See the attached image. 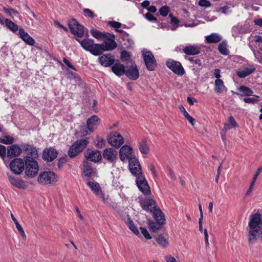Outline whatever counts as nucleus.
<instances>
[{
    "label": "nucleus",
    "mask_w": 262,
    "mask_h": 262,
    "mask_svg": "<svg viewBox=\"0 0 262 262\" xmlns=\"http://www.w3.org/2000/svg\"><path fill=\"white\" fill-rule=\"evenodd\" d=\"M125 75L133 80H135L139 78V72L135 63H133L130 66L126 67Z\"/></svg>",
    "instance_id": "17"
},
{
    "label": "nucleus",
    "mask_w": 262,
    "mask_h": 262,
    "mask_svg": "<svg viewBox=\"0 0 262 262\" xmlns=\"http://www.w3.org/2000/svg\"><path fill=\"white\" fill-rule=\"evenodd\" d=\"M112 72L117 76L120 77L125 75L126 69L124 66L120 63H115L111 68Z\"/></svg>",
    "instance_id": "28"
},
{
    "label": "nucleus",
    "mask_w": 262,
    "mask_h": 262,
    "mask_svg": "<svg viewBox=\"0 0 262 262\" xmlns=\"http://www.w3.org/2000/svg\"><path fill=\"white\" fill-rule=\"evenodd\" d=\"M156 240L159 245L164 247L168 245V241L166 239L164 238L162 235H158L156 238Z\"/></svg>",
    "instance_id": "42"
},
{
    "label": "nucleus",
    "mask_w": 262,
    "mask_h": 262,
    "mask_svg": "<svg viewBox=\"0 0 262 262\" xmlns=\"http://www.w3.org/2000/svg\"><path fill=\"white\" fill-rule=\"evenodd\" d=\"M68 26L71 33L75 35L81 37L84 34V27L80 25L76 19H72L68 22Z\"/></svg>",
    "instance_id": "7"
},
{
    "label": "nucleus",
    "mask_w": 262,
    "mask_h": 262,
    "mask_svg": "<svg viewBox=\"0 0 262 262\" xmlns=\"http://www.w3.org/2000/svg\"><path fill=\"white\" fill-rule=\"evenodd\" d=\"M237 91H238V92L233 93L240 97L253 96V91L246 86L242 85L239 86L237 88Z\"/></svg>",
    "instance_id": "29"
},
{
    "label": "nucleus",
    "mask_w": 262,
    "mask_h": 262,
    "mask_svg": "<svg viewBox=\"0 0 262 262\" xmlns=\"http://www.w3.org/2000/svg\"><path fill=\"white\" fill-rule=\"evenodd\" d=\"M248 241L253 244L262 238V212L257 211L252 213L248 223Z\"/></svg>",
    "instance_id": "1"
},
{
    "label": "nucleus",
    "mask_w": 262,
    "mask_h": 262,
    "mask_svg": "<svg viewBox=\"0 0 262 262\" xmlns=\"http://www.w3.org/2000/svg\"><path fill=\"white\" fill-rule=\"evenodd\" d=\"M201 48L195 45H188L185 46L183 49V52L187 55H195L201 52Z\"/></svg>",
    "instance_id": "26"
},
{
    "label": "nucleus",
    "mask_w": 262,
    "mask_h": 262,
    "mask_svg": "<svg viewBox=\"0 0 262 262\" xmlns=\"http://www.w3.org/2000/svg\"><path fill=\"white\" fill-rule=\"evenodd\" d=\"M139 203L142 209L147 212H152L154 209L157 208L156 202L152 199H141L139 201Z\"/></svg>",
    "instance_id": "14"
},
{
    "label": "nucleus",
    "mask_w": 262,
    "mask_h": 262,
    "mask_svg": "<svg viewBox=\"0 0 262 262\" xmlns=\"http://www.w3.org/2000/svg\"><path fill=\"white\" fill-rule=\"evenodd\" d=\"M91 33L94 37L98 39H102L106 37L105 34L96 29H93L91 30Z\"/></svg>",
    "instance_id": "39"
},
{
    "label": "nucleus",
    "mask_w": 262,
    "mask_h": 262,
    "mask_svg": "<svg viewBox=\"0 0 262 262\" xmlns=\"http://www.w3.org/2000/svg\"><path fill=\"white\" fill-rule=\"evenodd\" d=\"M76 40L80 44L82 48L86 51L90 52L95 56L99 55V51H100L101 46L99 43H94L93 39L88 38L82 40L76 39Z\"/></svg>",
    "instance_id": "2"
},
{
    "label": "nucleus",
    "mask_w": 262,
    "mask_h": 262,
    "mask_svg": "<svg viewBox=\"0 0 262 262\" xmlns=\"http://www.w3.org/2000/svg\"><path fill=\"white\" fill-rule=\"evenodd\" d=\"M57 176L52 171H44L38 177L39 182L46 184H51L57 181Z\"/></svg>",
    "instance_id": "9"
},
{
    "label": "nucleus",
    "mask_w": 262,
    "mask_h": 262,
    "mask_svg": "<svg viewBox=\"0 0 262 262\" xmlns=\"http://www.w3.org/2000/svg\"><path fill=\"white\" fill-rule=\"evenodd\" d=\"M113 39H106L104 40V41L101 43L99 44L101 47L100 51L99 52V55L102 54L103 51H110L114 49L117 47V43L116 41L114 40V36L113 35Z\"/></svg>",
    "instance_id": "19"
},
{
    "label": "nucleus",
    "mask_w": 262,
    "mask_h": 262,
    "mask_svg": "<svg viewBox=\"0 0 262 262\" xmlns=\"http://www.w3.org/2000/svg\"><path fill=\"white\" fill-rule=\"evenodd\" d=\"M85 157L88 160L97 162L101 160L102 156L100 151L96 150H93L88 149L85 154Z\"/></svg>",
    "instance_id": "23"
},
{
    "label": "nucleus",
    "mask_w": 262,
    "mask_h": 262,
    "mask_svg": "<svg viewBox=\"0 0 262 262\" xmlns=\"http://www.w3.org/2000/svg\"><path fill=\"white\" fill-rule=\"evenodd\" d=\"M150 5V2L148 1H145L142 3H141V6L142 8H145L147 9V8H149Z\"/></svg>",
    "instance_id": "62"
},
{
    "label": "nucleus",
    "mask_w": 262,
    "mask_h": 262,
    "mask_svg": "<svg viewBox=\"0 0 262 262\" xmlns=\"http://www.w3.org/2000/svg\"><path fill=\"white\" fill-rule=\"evenodd\" d=\"M136 184L139 190L144 194L150 193L149 186L143 174H140L136 177Z\"/></svg>",
    "instance_id": "11"
},
{
    "label": "nucleus",
    "mask_w": 262,
    "mask_h": 262,
    "mask_svg": "<svg viewBox=\"0 0 262 262\" xmlns=\"http://www.w3.org/2000/svg\"><path fill=\"white\" fill-rule=\"evenodd\" d=\"M108 24L112 27L114 28L115 29V30L118 32H120V33H121L123 32V31L122 30H119L118 29V28H119L121 26V24L119 22H118V21H109L108 22Z\"/></svg>",
    "instance_id": "43"
},
{
    "label": "nucleus",
    "mask_w": 262,
    "mask_h": 262,
    "mask_svg": "<svg viewBox=\"0 0 262 262\" xmlns=\"http://www.w3.org/2000/svg\"><path fill=\"white\" fill-rule=\"evenodd\" d=\"M180 111L183 114V116L187 119V120L192 125H194L195 122V119L192 117L186 111L183 105H180L179 107Z\"/></svg>",
    "instance_id": "36"
},
{
    "label": "nucleus",
    "mask_w": 262,
    "mask_h": 262,
    "mask_svg": "<svg viewBox=\"0 0 262 262\" xmlns=\"http://www.w3.org/2000/svg\"><path fill=\"white\" fill-rule=\"evenodd\" d=\"M192 64L197 65L199 67L202 66V62L200 59L193 57H186Z\"/></svg>",
    "instance_id": "50"
},
{
    "label": "nucleus",
    "mask_w": 262,
    "mask_h": 262,
    "mask_svg": "<svg viewBox=\"0 0 262 262\" xmlns=\"http://www.w3.org/2000/svg\"><path fill=\"white\" fill-rule=\"evenodd\" d=\"M14 142V138L10 136H5L4 138H0V143L5 144H11Z\"/></svg>",
    "instance_id": "41"
},
{
    "label": "nucleus",
    "mask_w": 262,
    "mask_h": 262,
    "mask_svg": "<svg viewBox=\"0 0 262 262\" xmlns=\"http://www.w3.org/2000/svg\"><path fill=\"white\" fill-rule=\"evenodd\" d=\"M227 42L226 40L221 42L218 46L219 52L223 55H227L229 54V51L227 48Z\"/></svg>",
    "instance_id": "37"
},
{
    "label": "nucleus",
    "mask_w": 262,
    "mask_h": 262,
    "mask_svg": "<svg viewBox=\"0 0 262 262\" xmlns=\"http://www.w3.org/2000/svg\"><path fill=\"white\" fill-rule=\"evenodd\" d=\"M81 133L83 136H86L92 133L93 131H90V130L88 128V126H83L81 127L80 130Z\"/></svg>",
    "instance_id": "53"
},
{
    "label": "nucleus",
    "mask_w": 262,
    "mask_h": 262,
    "mask_svg": "<svg viewBox=\"0 0 262 262\" xmlns=\"http://www.w3.org/2000/svg\"><path fill=\"white\" fill-rule=\"evenodd\" d=\"M63 62L70 68L74 70V71H77V70L72 66L71 62L69 61L68 59L66 58H64L63 59Z\"/></svg>",
    "instance_id": "58"
},
{
    "label": "nucleus",
    "mask_w": 262,
    "mask_h": 262,
    "mask_svg": "<svg viewBox=\"0 0 262 262\" xmlns=\"http://www.w3.org/2000/svg\"><path fill=\"white\" fill-rule=\"evenodd\" d=\"M6 26L12 32H16L18 30V26L9 19H5Z\"/></svg>",
    "instance_id": "38"
},
{
    "label": "nucleus",
    "mask_w": 262,
    "mask_h": 262,
    "mask_svg": "<svg viewBox=\"0 0 262 262\" xmlns=\"http://www.w3.org/2000/svg\"><path fill=\"white\" fill-rule=\"evenodd\" d=\"M130 58L129 54L126 51H123L121 52L120 59L122 61L128 60Z\"/></svg>",
    "instance_id": "54"
},
{
    "label": "nucleus",
    "mask_w": 262,
    "mask_h": 262,
    "mask_svg": "<svg viewBox=\"0 0 262 262\" xmlns=\"http://www.w3.org/2000/svg\"><path fill=\"white\" fill-rule=\"evenodd\" d=\"M19 33L21 39L27 44L33 46L35 43L34 39L29 34L25 32L24 29H20Z\"/></svg>",
    "instance_id": "30"
},
{
    "label": "nucleus",
    "mask_w": 262,
    "mask_h": 262,
    "mask_svg": "<svg viewBox=\"0 0 262 262\" xmlns=\"http://www.w3.org/2000/svg\"><path fill=\"white\" fill-rule=\"evenodd\" d=\"M169 12V8L166 6L162 7L159 10V13L163 16H166Z\"/></svg>",
    "instance_id": "48"
},
{
    "label": "nucleus",
    "mask_w": 262,
    "mask_h": 262,
    "mask_svg": "<svg viewBox=\"0 0 262 262\" xmlns=\"http://www.w3.org/2000/svg\"><path fill=\"white\" fill-rule=\"evenodd\" d=\"M8 177L10 183L18 188L24 189L28 186L27 183L22 179L9 174H8Z\"/></svg>",
    "instance_id": "20"
},
{
    "label": "nucleus",
    "mask_w": 262,
    "mask_h": 262,
    "mask_svg": "<svg viewBox=\"0 0 262 262\" xmlns=\"http://www.w3.org/2000/svg\"><path fill=\"white\" fill-rule=\"evenodd\" d=\"M166 65L170 70L178 75L182 76L185 73L184 69L179 61L170 59L167 60Z\"/></svg>",
    "instance_id": "8"
},
{
    "label": "nucleus",
    "mask_w": 262,
    "mask_h": 262,
    "mask_svg": "<svg viewBox=\"0 0 262 262\" xmlns=\"http://www.w3.org/2000/svg\"><path fill=\"white\" fill-rule=\"evenodd\" d=\"M141 232L142 234L144 235L145 238L150 239L151 238V236H150V234L149 233L147 230L143 227H141Z\"/></svg>",
    "instance_id": "55"
},
{
    "label": "nucleus",
    "mask_w": 262,
    "mask_h": 262,
    "mask_svg": "<svg viewBox=\"0 0 262 262\" xmlns=\"http://www.w3.org/2000/svg\"><path fill=\"white\" fill-rule=\"evenodd\" d=\"M214 91L217 93H222L227 92V89L221 79H216L214 82Z\"/></svg>",
    "instance_id": "33"
},
{
    "label": "nucleus",
    "mask_w": 262,
    "mask_h": 262,
    "mask_svg": "<svg viewBox=\"0 0 262 262\" xmlns=\"http://www.w3.org/2000/svg\"><path fill=\"white\" fill-rule=\"evenodd\" d=\"M129 168L131 173L136 177L140 174H143L140 163L135 158H129Z\"/></svg>",
    "instance_id": "12"
},
{
    "label": "nucleus",
    "mask_w": 262,
    "mask_h": 262,
    "mask_svg": "<svg viewBox=\"0 0 262 262\" xmlns=\"http://www.w3.org/2000/svg\"><path fill=\"white\" fill-rule=\"evenodd\" d=\"M24 160L26 166V175L30 178L36 176L39 170V166L36 161L29 156H25Z\"/></svg>",
    "instance_id": "3"
},
{
    "label": "nucleus",
    "mask_w": 262,
    "mask_h": 262,
    "mask_svg": "<svg viewBox=\"0 0 262 262\" xmlns=\"http://www.w3.org/2000/svg\"><path fill=\"white\" fill-rule=\"evenodd\" d=\"M228 123H226L224 126V130L226 132L228 130L231 129L237 126V123L232 116H230L228 119Z\"/></svg>",
    "instance_id": "35"
},
{
    "label": "nucleus",
    "mask_w": 262,
    "mask_h": 262,
    "mask_svg": "<svg viewBox=\"0 0 262 262\" xmlns=\"http://www.w3.org/2000/svg\"><path fill=\"white\" fill-rule=\"evenodd\" d=\"M198 4L202 7L208 8L211 6L210 2L208 0H200Z\"/></svg>",
    "instance_id": "52"
},
{
    "label": "nucleus",
    "mask_w": 262,
    "mask_h": 262,
    "mask_svg": "<svg viewBox=\"0 0 262 262\" xmlns=\"http://www.w3.org/2000/svg\"><path fill=\"white\" fill-rule=\"evenodd\" d=\"M261 171H262V166H260L257 169L256 172L254 174V177L253 178V180H254V181H256L258 176L259 175V174L260 173Z\"/></svg>",
    "instance_id": "59"
},
{
    "label": "nucleus",
    "mask_w": 262,
    "mask_h": 262,
    "mask_svg": "<svg viewBox=\"0 0 262 262\" xmlns=\"http://www.w3.org/2000/svg\"><path fill=\"white\" fill-rule=\"evenodd\" d=\"M4 11L5 13H6L7 15H8L9 16L13 18V16H12V13H14L15 14H17L18 13V12L12 8H6V7H4L3 8Z\"/></svg>",
    "instance_id": "47"
},
{
    "label": "nucleus",
    "mask_w": 262,
    "mask_h": 262,
    "mask_svg": "<svg viewBox=\"0 0 262 262\" xmlns=\"http://www.w3.org/2000/svg\"><path fill=\"white\" fill-rule=\"evenodd\" d=\"M158 211H160L161 213H160H160H158V214L157 215L158 217H157V219H159V220H161V219L162 220V219H163V220H164V224L165 222V217H164V213L162 212V211L159 208H157L156 209H154V211L152 212V213H153V216L155 218V215Z\"/></svg>",
    "instance_id": "49"
},
{
    "label": "nucleus",
    "mask_w": 262,
    "mask_h": 262,
    "mask_svg": "<svg viewBox=\"0 0 262 262\" xmlns=\"http://www.w3.org/2000/svg\"><path fill=\"white\" fill-rule=\"evenodd\" d=\"M129 228L137 235L140 234V232L137 228L135 226L133 221H129L128 222Z\"/></svg>",
    "instance_id": "45"
},
{
    "label": "nucleus",
    "mask_w": 262,
    "mask_h": 262,
    "mask_svg": "<svg viewBox=\"0 0 262 262\" xmlns=\"http://www.w3.org/2000/svg\"><path fill=\"white\" fill-rule=\"evenodd\" d=\"M144 17L146 19L150 21H156L157 20V18L149 12L146 13L144 15Z\"/></svg>",
    "instance_id": "56"
},
{
    "label": "nucleus",
    "mask_w": 262,
    "mask_h": 262,
    "mask_svg": "<svg viewBox=\"0 0 262 262\" xmlns=\"http://www.w3.org/2000/svg\"><path fill=\"white\" fill-rule=\"evenodd\" d=\"M254 23L256 25L262 27V18L255 19Z\"/></svg>",
    "instance_id": "64"
},
{
    "label": "nucleus",
    "mask_w": 262,
    "mask_h": 262,
    "mask_svg": "<svg viewBox=\"0 0 262 262\" xmlns=\"http://www.w3.org/2000/svg\"><path fill=\"white\" fill-rule=\"evenodd\" d=\"M252 97H246L243 99L244 102L250 104H255L260 101L259 96L255 95L252 96Z\"/></svg>",
    "instance_id": "40"
},
{
    "label": "nucleus",
    "mask_w": 262,
    "mask_h": 262,
    "mask_svg": "<svg viewBox=\"0 0 262 262\" xmlns=\"http://www.w3.org/2000/svg\"><path fill=\"white\" fill-rule=\"evenodd\" d=\"M107 141L112 146L115 147H119L124 142L123 137L116 132L111 134Z\"/></svg>",
    "instance_id": "13"
},
{
    "label": "nucleus",
    "mask_w": 262,
    "mask_h": 262,
    "mask_svg": "<svg viewBox=\"0 0 262 262\" xmlns=\"http://www.w3.org/2000/svg\"><path fill=\"white\" fill-rule=\"evenodd\" d=\"M133 148L127 145H123L120 149L119 156L120 159L122 162H124L127 160H129V158H135L132 156Z\"/></svg>",
    "instance_id": "15"
},
{
    "label": "nucleus",
    "mask_w": 262,
    "mask_h": 262,
    "mask_svg": "<svg viewBox=\"0 0 262 262\" xmlns=\"http://www.w3.org/2000/svg\"><path fill=\"white\" fill-rule=\"evenodd\" d=\"M222 39V36L215 33H211L205 37V41L207 43H216L221 41Z\"/></svg>",
    "instance_id": "32"
},
{
    "label": "nucleus",
    "mask_w": 262,
    "mask_h": 262,
    "mask_svg": "<svg viewBox=\"0 0 262 262\" xmlns=\"http://www.w3.org/2000/svg\"><path fill=\"white\" fill-rule=\"evenodd\" d=\"M142 54L147 69L150 71H154L157 67V62L154 55L145 49L142 51Z\"/></svg>",
    "instance_id": "5"
},
{
    "label": "nucleus",
    "mask_w": 262,
    "mask_h": 262,
    "mask_svg": "<svg viewBox=\"0 0 262 262\" xmlns=\"http://www.w3.org/2000/svg\"><path fill=\"white\" fill-rule=\"evenodd\" d=\"M221 70L218 69H215L214 70V76L216 78V79H220L221 77Z\"/></svg>",
    "instance_id": "60"
},
{
    "label": "nucleus",
    "mask_w": 262,
    "mask_h": 262,
    "mask_svg": "<svg viewBox=\"0 0 262 262\" xmlns=\"http://www.w3.org/2000/svg\"><path fill=\"white\" fill-rule=\"evenodd\" d=\"M84 176L86 177H90L91 176H94L96 173V170L95 168H89L86 169H83V171Z\"/></svg>",
    "instance_id": "46"
},
{
    "label": "nucleus",
    "mask_w": 262,
    "mask_h": 262,
    "mask_svg": "<svg viewBox=\"0 0 262 262\" xmlns=\"http://www.w3.org/2000/svg\"><path fill=\"white\" fill-rule=\"evenodd\" d=\"M88 140L82 139L75 142L70 147L68 150V155L71 158H74L82 152L88 144Z\"/></svg>",
    "instance_id": "4"
},
{
    "label": "nucleus",
    "mask_w": 262,
    "mask_h": 262,
    "mask_svg": "<svg viewBox=\"0 0 262 262\" xmlns=\"http://www.w3.org/2000/svg\"><path fill=\"white\" fill-rule=\"evenodd\" d=\"M54 24L57 27H58L62 29L66 32H68V29L66 27H65L64 26H63L62 25H61L58 21L55 20L54 21Z\"/></svg>",
    "instance_id": "61"
},
{
    "label": "nucleus",
    "mask_w": 262,
    "mask_h": 262,
    "mask_svg": "<svg viewBox=\"0 0 262 262\" xmlns=\"http://www.w3.org/2000/svg\"><path fill=\"white\" fill-rule=\"evenodd\" d=\"M58 155L57 151L53 148H46L42 154L43 159L48 162L52 161L55 159Z\"/></svg>",
    "instance_id": "25"
},
{
    "label": "nucleus",
    "mask_w": 262,
    "mask_h": 262,
    "mask_svg": "<svg viewBox=\"0 0 262 262\" xmlns=\"http://www.w3.org/2000/svg\"><path fill=\"white\" fill-rule=\"evenodd\" d=\"M21 148L17 144H13L7 148V156L10 159L19 156L21 153Z\"/></svg>",
    "instance_id": "21"
},
{
    "label": "nucleus",
    "mask_w": 262,
    "mask_h": 262,
    "mask_svg": "<svg viewBox=\"0 0 262 262\" xmlns=\"http://www.w3.org/2000/svg\"><path fill=\"white\" fill-rule=\"evenodd\" d=\"M86 184L95 195L102 199L103 203H105L107 202L108 196L104 195L98 183L88 181Z\"/></svg>",
    "instance_id": "10"
},
{
    "label": "nucleus",
    "mask_w": 262,
    "mask_h": 262,
    "mask_svg": "<svg viewBox=\"0 0 262 262\" xmlns=\"http://www.w3.org/2000/svg\"><path fill=\"white\" fill-rule=\"evenodd\" d=\"M164 259L166 262H177L176 259L170 255H167L164 256Z\"/></svg>",
    "instance_id": "57"
},
{
    "label": "nucleus",
    "mask_w": 262,
    "mask_h": 262,
    "mask_svg": "<svg viewBox=\"0 0 262 262\" xmlns=\"http://www.w3.org/2000/svg\"><path fill=\"white\" fill-rule=\"evenodd\" d=\"M169 16L171 17V23L174 25H178L179 23V20L178 19L175 17H173L171 15H170Z\"/></svg>",
    "instance_id": "63"
},
{
    "label": "nucleus",
    "mask_w": 262,
    "mask_h": 262,
    "mask_svg": "<svg viewBox=\"0 0 262 262\" xmlns=\"http://www.w3.org/2000/svg\"><path fill=\"white\" fill-rule=\"evenodd\" d=\"M117 150L112 148L105 149L103 153L104 159L110 163H115L117 159Z\"/></svg>",
    "instance_id": "18"
},
{
    "label": "nucleus",
    "mask_w": 262,
    "mask_h": 262,
    "mask_svg": "<svg viewBox=\"0 0 262 262\" xmlns=\"http://www.w3.org/2000/svg\"><path fill=\"white\" fill-rule=\"evenodd\" d=\"M7 155V148L3 145L0 144V157L5 161Z\"/></svg>",
    "instance_id": "51"
},
{
    "label": "nucleus",
    "mask_w": 262,
    "mask_h": 262,
    "mask_svg": "<svg viewBox=\"0 0 262 262\" xmlns=\"http://www.w3.org/2000/svg\"><path fill=\"white\" fill-rule=\"evenodd\" d=\"M255 70L256 68L253 65H249L238 69L236 73L238 77L244 78L254 73Z\"/></svg>",
    "instance_id": "22"
},
{
    "label": "nucleus",
    "mask_w": 262,
    "mask_h": 262,
    "mask_svg": "<svg viewBox=\"0 0 262 262\" xmlns=\"http://www.w3.org/2000/svg\"><path fill=\"white\" fill-rule=\"evenodd\" d=\"M83 13L85 17H88L91 18H94L96 16L94 13L88 8L83 9Z\"/></svg>",
    "instance_id": "44"
},
{
    "label": "nucleus",
    "mask_w": 262,
    "mask_h": 262,
    "mask_svg": "<svg viewBox=\"0 0 262 262\" xmlns=\"http://www.w3.org/2000/svg\"><path fill=\"white\" fill-rule=\"evenodd\" d=\"M25 163L23 159L15 158L10 163V168L14 174H20L24 170Z\"/></svg>",
    "instance_id": "6"
},
{
    "label": "nucleus",
    "mask_w": 262,
    "mask_h": 262,
    "mask_svg": "<svg viewBox=\"0 0 262 262\" xmlns=\"http://www.w3.org/2000/svg\"><path fill=\"white\" fill-rule=\"evenodd\" d=\"M159 213L160 214L161 213L160 211H158L155 215V220L156 221V222L152 220H149L148 222V227L150 232H157L158 230H160L161 228L162 225L164 224L163 219H162V220L157 219L158 217L157 215L158 214V213Z\"/></svg>",
    "instance_id": "16"
},
{
    "label": "nucleus",
    "mask_w": 262,
    "mask_h": 262,
    "mask_svg": "<svg viewBox=\"0 0 262 262\" xmlns=\"http://www.w3.org/2000/svg\"><path fill=\"white\" fill-rule=\"evenodd\" d=\"M138 147L140 152L142 154H147L149 151V146L145 139H142L140 142H138Z\"/></svg>",
    "instance_id": "34"
},
{
    "label": "nucleus",
    "mask_w": 262,
    "mask_h": 262,
    "mask_svg": "<svg viewBox=\"0 0 262 262\" xmlns=\"http://www.w3.org/2000/svg\"><path fill=\"white\" fill-rule=\"evenodd\" d=\"M99 121L100 118L96 115H93L90 118L88 119L86 125L90 131H93L96 128Z\"/></svg>",
    "instance_id": "31"
},
{
    "label": "nucleus",
    "mask_w": 262,
    "mask_h": 262,
    "mask_svg": "<svg viewBox=\"0 0 262 262\" xmlns=\"http://www.w3.org/2000/svg\"><path fill=\"white\" fill-rule=\"evenodd\" d=\"M22 147L27 153L26 156H29L30 158H32V159H34L38 157V155L37 150L34 146L28 144H24Z\"/></svg>",
    "instance_id": "27"
},
{
    "label": "nucleus",
    "mask_w": 262,
    "mask_h": 262,
    "mask_svg": "<svg viewBox=\"0 0 262 262\" xmlns=\"http://www.w3.org/2000/svg\"><path fill=\"white\" fill-rule=\"evenodd\" d=\"M99 62L101 66L108 67L112 65L115 61L114 56L110 54H103L98 58Z\"/></svg>",
    "instance_id": "24"
}]
</instances>
